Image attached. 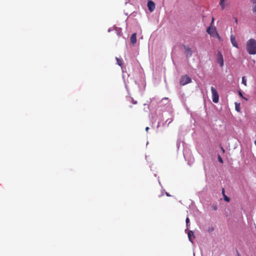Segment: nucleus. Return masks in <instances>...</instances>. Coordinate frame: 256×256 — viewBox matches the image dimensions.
<instances>
[{
	"mask_svg": "<svg viewBox=\"0 0 256 256\" xmlns=\"http://www.w3.org/2000/svg\"><path fill=\"white\" fill-rule=\"evenodd\" d=\"M246 50L250 54H256V40L254 38H250L246 43Z\"/></svg>",
	"mask_w": 256,
	"mask_h": 256,
	"instance_id": "1",
	"label": "nucleus"
},
{
	"mask_svg": "<svg viewBox=\"0 0 256 256\" xmlns=\"http://www.w3.org/2000/svg\"><path fill=\"white\" fill-rule=\"evenodd\" d=\"M214 22V18H212V20L210 23V26L207 28L206 32L209 34L211 36L216 38L219 41H222V38L218 33L216 28L214 27L212 24Z\"/></svg>",
	"mask_w": 256,
	"mask_h": 256,
	"instance_id": "2",
	"label": "nucleus"
},
{
	"mask_svg": "<svg viewBox=\"0 0 256 256\" xmlns=\"http://www.w3.org/2000/svg\"><path fill=\"white\" fill-rule=\"evenodd\" d=\"M212 100L214 102L218 103L219 100V95L216 90L213 86L211 87Z\"/></svg>",
	"mask_w": 256,
	"mask_h": 256,
	"instance_id": "3",
	"label": "nucleus"
},
{
	"mask_svg": "<svg viewBox=\"0 0 256 256\" xmlns=\"http://www.w3.org/2000/svg\"><path fill=\"white\" fill-rule=\"evenodd\" d=\"M192 80L190 77H189L187 75L184 76H182L180 80V84L182 86L186 85L188 84H189L191 82Z\"/></svg>",
	"mask_w": 256,
	"mask_h": 256,
	"instance_id": "4",
	"label": "nucleus"
},
{
	"mask_svg": "<svg viewBox=\"0 0 256 256\" xmlns=\"http://www.w3.org/2000/svg\"><path fill=\"white\" fill-rule=\"evenodd\" d=\"M148 10L150 12H152L156 8V5L154 2L152 0H148Z\"/></svg>",
	"mask_w": 256,
	"mask_h": 256,
	"instance_id": "5",
	"label": "nucleus"
},
{
	"mask_svg": "<svg viewBox=\"0 0 256 256\" xmlns=\"http://www.w3.org/2000/svg\"><path fill=\"white\" fill-rule=\"evenodd\" d=\"M184 48L185 50V52L186 54V56L188 58H190L192 56V50L188 46H184Z\"/></svg>",
	"mask_w": 256,
	"mask_h": 256,
	"instance_id": "6",
	"label": "nucleus"
},
{
	"mask_svg": "<svg viewBox=\"0 0 256 256\" xmlns=\"http://www.w3.org/2000/svg\"><path fill=\"white\" fill-rule=\"evenodd\" d=\"M230 41L234 46L236 48H238V44L236 41V38L233 34H232L230 36Z\"/></svg>",
	"mask_w": 256,
	"mask_h": 256,
	"instance_id": "7",
	"label": "nucleus"
},
{
	"mask_svg": "<svg viewBox=\"0 0 256 256\" xmlns=\"http://www.w3.org/2000/svg\"><path fill=\"white\" fill-rule=\"evenodd\" d=\"M130 42L132 44H134L136 42V34L134 33L132 34L130 38Z\"/></svg>",
	"mask_w": 256,
	"mask_h": 256,
	"instance_id": "8",
	"label": "nucleus"
},
{
	"mask_svg": "<svg viewBox=\"0 0 256 256\" xmlns=\"http://www.w3.org/2000/svg\"><path fill=\"white\" fill-rule=\"evenodd\" d=\"M218 62L220 64V66H222L224 64V60L222 54L219 52L218 54Z\"/></svg>",
	"mask_w": 256,
	"mask_h": 256,
	"instance_id": "9",
	"label": "nucleus"
},
{
	"mask_svg": "<svg viewBox=\"0 0 256 256\" xmlns=\"http://www.w3.org/2000/svg\"><path fill=\"white\" fill-rule=\"evenodd\" d=\"M189 240L190 242L192 241V238H194V234L192 230H189L188 234Z\"/></svg>",
	"mask_w": 256,
	"mask_h": 256,
	"instance_id": "10",
	"label": "nucleus"
},
{
	"mask_svg": "<svg viewBox=\"0 0 256 256\" xmlns=\"http://www.w3.org/2000/svg\"><path fill=\"white\" fill-rule=\"evenodd\" d=\"M252 4V10L254 12H256V0H250Z\"/></svg>",
	"mask_w": 256,
	"mask_h": 256,
	"instance_id": "11",
	"label": "nucleus"
},
{
	"mask_svg": "<svg viewBox=\"0 0 256 256\" xmlns=\"http://www.w3.org/2000/svg\"><path fill=\"white\" fill-rule=\"evenodd\" d=\"M224 0H220V5L221 7L222 10H224L226 7V6L224 4Z\"/></svg>",
	"mask_w": 256,
	"mask_h": 256,
	"instance_id": "12",
	"label": "nucleus"
},
{
	"mask_svg": "<svg viewBox=\"0 0 256 256\" xmlns=\"http://www.w3.org/2000/svg\"><path fill=\"white\" fill-rule=\"evenodd\" d=\"M116 60L117 62V64L120 66H122L123 64V60L122 59H120L118 58H116Z\"/></svg>",
	"mask_w": 256,
	"mask_h": 256,
	"instance_id": "13",
	"label": "nucleus"
},
{
	"mask_svg": "<svg viewBox=\"0 0 256 256\" xmlns=\"http://www.w3.org/2000/svg\"><path fill=\"white\" fill-rule=\"evenodd\" d=\"M242 84L244 86H247L246 79V77L244 76L242 77Z\"/></svg>",
	"mask_w": 256,
	"mask_h": 256,
	"instance_id": "14",
	"label": "nucleus"
},
{
	"mask_svg": "<svg viewBox=\"0 0 256 256\" xmlns=\"http://www.w3.org/2000/svg\"><path fill=\"white\" fill-rule=\"evenodd\" d=\"M236 110L237 112H240V104H238L236 103Z\"/></svg>",
	"mask_w": 256,
	"mask_h": 256,
	"instance_id": "15",
	"label": "nucleus"
},
{
	"mask_svg": "<svg viewBox=\"0 0 256 256\" xmlns=\"http://www.w3.org/2000/svg\"><path fill=\"white\" fill-rule=\"evenodd\" d=\"M223 196L224 200H226L227 202H229L230 200V198L228 197L226 194H224Z\"/></svg>",
	"mask_w": 256,
	"mask_h": 256,
	"instance_id": "16",
	"label": "nucleus"
},
{
	"mask_svg": "<svg viewBox=\"0 0 256 256\" xmlns=\"http://www.w3.org/2000/svg\"><path fill=\"white\" fill-rule=\"evenodd\" d=\"M238 94L241 98H244L246 100H248V99L246 98L243 96L242 94L240 91H238Z\"/></svg>",
	"mask_w": 256,
	"mask_h": 256,
	"instance_id": "17",
	"label": "nucleus"
},
{
	"mask_svg": "<svg viewBox=\"0 0 256 256\" xmlns=\"http://www.w3.org/2000/svg\"><path fill=\"white\" fill-rule=\"evenodd\" d=\"M186 226L188 227L189 224H190V219L188 218H186Z\"/></svg>",
	"mask_w": 256,
	"mask_h": 256,
	"instance_id": "18",
	"label": "nucleus"
},
{
	"mask_svg": "<svg viewBox=\"0 0 256 256\" xmlns=\"http://www.w3.org/2000/svg\"><path fill=\"white\" fill-rule=\"evenodd\" d=\"M218 160L220 162L223 163V160L220 156H218Z\"/></svg>",
	"mask_w": 256,
	"mask_h": 256,
	"instance_id": "19",
	"label": "nucleus"
},
{
	"mask_svg": "<svg viewBox=\"0 0 256 256\" xmlns=\"http://www.w3.org/2000/svg\"><path fill=\"white\" fill-rule=\"evenodd\" d=\"M130 100L133 104H136L137 103V102L136 100H134L132 98H130Z\"/></svg>",
	"mask_w": 256,
	"mask_h": 256,
	"instance_id": "20",
	"label": "nucleus"
},
{
	"mask_svg": "<svg viewBox=\"0 0 256 256\" xmlns=\"http://www.w3.org/2000/svg\"><path fill=\"white\" fill-rule=\"evenodd\" d=\"M212 207L213 210H216L218 209V207L216 205H213Z\"/></svg>",
	"mask_w": 256,
	"mask_h": 256,
	"instance_id": "21",
	"label": "nucleus"
},
{
	"mask_svg": "<svg viewBox=\"0 0 256 256\" xmlns=\"http://www.w3.org/2000/svg\"><path fill=\"white\" fill-rule=\"evenodd\" d=\"M222 193L223 195L225 194H224V188L222 189Z\"/></svg>",
	"mask_w": 256,
	"mask_h": 256,
	"instance_id": "22",
	"label": "nucleus"
},
{
	"mask_svg": "<svg viewBox=\"0 0 256 256\" xmlns=\"http://www.w3.org/2000/svg\"><path fill=\"white\" fill-rule=\"evenodd\" d=\"M221 149H222V152H224L225 150H224V148L222 147L221 148Z\"/></svg>",
	"mask_w": 256,
	"mask_h": 256,
	"instance_id": "23",
	"label": "nucleus"
},
{
	"mask_svg": "<svg viewBox=\"0 0 256 256\" xmlns=\"http://www.w3.org/2000/svg\"><path fill=\"white\" fill-rule=\"evenodd\" d=\"M148 130H149V128H148V127H146V132H148Z\"/></svg>",
	"mask_w": 256,
	"mask_h": 256,
	"instance_id": "24",
	"label": "nucleus"
},
{
	"mask_svg": "<svg viewBox=\"0 0 256 256\" xmlns=\"http://www.w3.org/2000/svg\"><path fill=\"white\" fill-rule=\"evenodd\" d=\"M235 22H236V24H237V22H238V20H237V18H235Z\"/></svg>",
	"mask_w": 256,
	"mask_h": 256,
	"instance_id": "25",
	"label": "nucleus"
},
{
	"mask_svg": "<svg viewBox=\"0 0 256 256\" xmlns=\"http://www.w3.org/2000/svg\"><path fill=\"white\" fill-rule=\"evenodd\" d=\"M166 196H170V195L168 192H166Z\"/></svg>",
	"mask_w": 256,
	"mask_h": 256,
	"instance_id": "26",
	"label": "nucleus"
},
{
	"mask_svg": "<svg viewBox=\"0 0 256 256\" xmlns=\"http://www.w3.org/2000/svg\"><path fill=\"white\" fill-rule=\"evenodd\" d=\"M237 256H241L238 253Z\"/></svg>",
	"mask_w": 256,
	"mask_h": 256,
	"instance_id": "27",
	"label": "nucleus"
},
{
	"mask_svg": "<svg viewBox=\"0 0 256 256\" xmlns=\"http://www.w3.org/2000/svg\"><path fill=\"white\" fill-rule=\"evenodd\" d=\"M212 230H213V229H210V230H209V232L212 231Z\"/></svg>",
	"mask_w": 256,
	"mask_h": 256,
	"instance_id": "28",
	"label": "nucleus"
},
{
	"mask_svg": "<svg viewBox=\"0 0 256 256\" xmlns=\"http://www.w3.org/2000/svg\"><path fill=\"white\" fill-rule=\"evenodd\" d=\"M212 230H213V229H210V230H209V232L212 231Z\"/></svg>",
	"mask_w": 256,
	"mask_h": 256,
	"instance_id": "29",
	"label": "nucleus"
},
{
	"mask_svg": "<svg viewBox=\"0 0 256 256\" xmlns=\"http://www.w3.org/2000/svg\"><path fill=\"white\" fill-rule=\"evenodd\" d=\"M254 144H255L256 146V140L254 141Z\"/></svg>",
	"mask_w": 256,
	"mask_h": 256,
	"instance_id": "30",
	"label": "nucleus"
}]
</instances>
